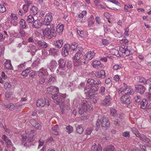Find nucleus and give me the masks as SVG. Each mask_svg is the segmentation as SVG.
Instances as JSON below:
<instances>
[{"mask_svg":"<svg viewBox=\"0 0 151 151\" xmlns=\"http://www.w3.org/2000/svg\"><path fill=\"white\" fill-rule=\"evenodd\" d=\"M54 27V25L53 24H50L40 29V32L42 33L44 37L50 39L52 37L56 36V33Z\"/></svg>","mask_w":151,"mask_h":151,"instance_id":"nucleus-1","label":"nucleus"},{"mask_svg":"<svg viewBox=\"0 0 151 151\" xmlns=\"http://www.w3.org/2000/svg\"><path fill=\"white\" fill-rule=\"evenodd\" d=\"M132 132L135 136L139 138L142 141L145 142L147 146L149 147L151 146V141L147 138L145 135L143 134H140L138 130L135 127L132 128Z\"/></svg>","mask_w":151,"mask_h":151,"instance_id":"nucleus-2","label":"nucleus"},{"mask_svg":"<svg viewBox=\"0 0 151 151\" xmlns=\"http://www.w3.org/2000/svg\"><path fill=\"white\" fill-rule=\"evenodd\" d=\"M77 50L78 52L76 54L73 58V62L74 65L75 66H78L81 64L82 62L81 59L83 56V48L79 47Z\"/></svg>","mask_w":151,"mask_h":151,"instance_id":"nucleus-3","label":"nucleus"},{"mask_svg":"<svg viewBox=\"0 0 151 151\" xmlns=\"http://www.w3.org/2000/svg\"><path fill=\"white\" fill-rule=\"evenodd\" d=\"M35 131L33 130H30L29 131L28 130L26 131V134H29L28 136L22 135V143H23L24 146L27 145V143H29L33 141L34 135L33 134Z\"/></svg>","mask_w":151,"mask_h":151,"instance_id":"nucleus-4","label":"nucleus"},{"mask_svg":"<svg viewBox=\"0 0 151 151\" xmlns=\"http://www.w3.org/2000/svg\"><path fill=\"white\" fill-rule=\"evenodd\" d=\"M100 119H101V120L99 119L97 120L96 123V127L95 129L96 131L99 130L101 124V126L103 127H108L110 123L108 118L104 116H100Z\"/></svg>","mask_w":151,"mask_h":151,"instance_id":"nucleus-5","label":"nucleus"},{"mask_svg":"<svg viewBox=\"0 0 151 151\" xmlns=\"http://www.w3.org/2000/svg\"><path fill=\"white\" fill-rule=\"evenodd\" d=\"M93 107L89 104L86 100H84L81 103V105L79 108L78 112L80 114H82L84 111H90L92 110Z\"/></svg>","mask_w":151,"mask_h":151,"instance_id":"nucleus-6","label":"nucleus"},{"mask_svg":"<svg viewBox=\"0 0 151 151\" xmlns=\"http://www.w3.org/2000/svg\"><path fill=\"white\" fill-rule=\"evenodd\" d=\"M125 88L123 87L121 88L118 91V93L119 94H125L129 96V95H133L134 94V91L131 86H125L126 84L124 83H123Z\"/></svg>","mask_w":151,"mask_h":151,"instance_id":"nucleus-7","label":"nucleus"},{"mask_svg":"<svg viewBox=\"0 0 151 151\" xmlns=\"http://www.w3.org/2000/svg\"><path fill=\"white\" fill-rule=\"evenodd\" d=\"M119 51L126 56H129L132 54V47L130 46H127L124 44L122 45L119 47Z\"/></svg>","mask_w":151,"mask_h":151,"instance_id":"nucleus-8","label":"nucleus"},{"mask_svg":"<svg viewBox=\"0 0 151 151\" xmlns=\"http://www.w3.org/2000/svg\"><path fill=\"white\" fill-rule=\"evenodd\" d=\"M65 97L66 96L65 94L59 93L52 96V99L54 102L56 104H59L60 103H63V100Z\"/></svg>","mask_w":151,"mask_h":151,"instance_id":"nucleus-9","label":"nucleus"},{"mask_svg":"<svg viewBox=\"0 0 151 151\" xmlns=\"http://www.w3.org/2000/svg\"><path fill=\"white\" fill-rule=\"evenodd\" d=\"M97 85L95 86H92L90 87H87L84 90L85 93L87 94L90 95L91 93H93L98 91L99 89L98 86Z\"/></svg>","mask_w":151,"mask_h":151,"instance_id":"nucleus-10","label":"nucleus"},{"mask_svg":"<svg viewBox=\"0 0 151 151\" xmlns=\"http://www.w3.org/2000/svg\"><path fill=\"white\" fill-rule=\"evenodd\" d=\"M50 105V103L48 100L45 99H38L37 102V106L38 107H42L44 106H48Z\"/></svg>","mask_w":151,"mask_h":151,"instance_id":"nucleus-11","label":"nucleus"},{"mask_svg":"<svg viewBox=\"0 0 151 151\" xmlns=\"http://www.w3.org/2000/svg\"><path fill=\"white\" fill-rule=\"evenodd\" d=\"M57 65L56 61L54 59L51 60L47 64V67L49 69L51 72H53Z\"/></svg>","mask_w":151,"mask_h":151,"instance_id":"nucleus-12","label":"nucleus"},{"mask_svg":"<svg viewBox=\"0 0 151 151\" xmlns=\"http://www.w3.org/2000/svg\"><path fill=\"white\" fill-rule=\"evenodd\" d=\"M59 89L58 87L54 86H50L47 88V93L51 94L53 96L58 93Z\"/></svg>","mask_w":151,"mask_h":151,"instance_id":"nucleus-13","label":"nucleus"},{"mask_svg":"<svg viewBox=\"0 0 151 151\" xmlns=\"http://www.w3.org/2000/svg\"><path fill=\"white\" fill-rule=\"evenodd\" d=\"M52 14L51 13H48L45 16V18L44 19L43 23L45 26L49 25L50 23L52 20Z\"/></svg>","mask_w":151,"mask_h":151,"instance_id":"nucleus-14","label":"nucleus"},{"mask_svg":"<svg viewBox=\"0 0 151 151\" xmlns=\"http://www.w3.org/2000/svg\"><path fill=\"white\" fill-rule=\"evenodd\" d=\"M120 100L122 103L127 105L131 103L129 96L126 95L122 96Z\"/></svg>","mask_w":151,"mask_h":151,"instance_id":"nucleus-15","label":"nucleus"},{"mask_svg":"<svg viewBox=\"0 0 151 151\" xmlns=\"http://www.w3.org/2000/svg\"><path fill=\"white\" fill-rule=\"evenodd\" d=\"M93 67L97 69H101L104 67L103 64H102L100 61L95 60L92 63Z\"/></svg>","mask_w":151,"mask_h":151,"instance_id":"nucleus-16","label":"nucleus"},{"mask_svg":"<svg viewBox=\"0 0 151 151\" xmlns=\"http://www.w3.org/2000/svg\"><path fill=\"white\" fill-rule=\"evenodd\" d=\"M135 90L137 92L142 94L145 91L146 88L143 85H135Z\"/></svg>","mask_w":151,"mask_h":151,"instance_id":"nucleus-17","label":"nucleus"},{"mask_svg":"<svg viewBox=\"0 0 151 151\" xmlns=\"http://www.w3.org/2000/svg\"><path fill=\"white\" fill-rule=\"evenodd\" d=\"M95 55V53L93 51H90L87 52L84 56V59L87 61L91 60Z\"/></svg>","mask_w":151,"mask_h":151,"instance_id":"nucleus-18","label":"nucleus"},{"mask_svg":"<svg viewBox=\"0 0 151 151\" xmlns=\"http://www.w3.org/2000/svg\"><path fill=\"white\" fill-rule=\"evenodd\" d=\"M112 99L109 95L106 96L105 99L102 101V104L104 105H109L111 103Z\"/></svg>","mask_w":151,"mask_h":151,"instance_id":"nucleus-19","label":"nucleus"},{"mask_svg":"<svg viewBox=\"0 0 151 151\" xmlns=\"http://www.w3.org/2000/svg\"><path fill=\"white\" fill-rule=\"evenodd\" d=\"M95 75L97 77L102 79L105 78L106 76L105 71L103 70L96 72L95 73Z\"/></svg>","mask_w":151,"mask_h":151,"instance_id":"nucleus-20","label":"nucleus"},{"mask_svg":"<svg viewBox=\"0 0 151 151\" xmlns=\"http://www.w3.org/2000/svg\"><path fill=\"white\" fill-rule=\"evenodd\" d=\"M48 73L47 69L43 68H41L38 71V76L39 77H45L47 75H48Z\"/></svg>","mask_w":151,"mask_h":151,"instance_id":"nucleus-21","label":"nucleus"},{"mask_svg":"<svg viewBox=\"0 0 151 151\" xmlns=\"http://www.w3.org/2000/svg\"><path fill=\"white\" fill-rule=\"evenodd\" d=\"M56 73L58 75L64 76L66 74L67 71L65 68H58L56 70Z\"/></svg>","mask_w":151,"mask_h":151,"instance_id":"nucleus-22","label":"nucleus"},{"mask_svg":"<svg viewBox=\"0 0 151 151\" xmlns=\"http://www.w3.org/2000/svg\"><path fill=\"white\" fill-rule=\"evenodd\" d=\"M29 122L36 129H41V126L35 120L32 119L30 120Z\"/></svg>","mask_w":151,"mask_h":151,"instance_id":"nucleus-23","label":"nucleus"},{"mask_svg":"<svg viewBox=\"0 0 151 151\" xmlns=\"http://www.w3.org/2000/svg\"><path fill=\"white\" fill-rule=\"evenodd\" d=\"M56 76L54 73L50 74L47 81L48 83L52 84L56 81Z\"/></svg>","mask_w":151,"mask_h":151,"instance_id":"nucleus-24","label":"nucleus"},{"mask_svg":"<svg viewBox=\"0 0 151 151\" xmlns=\"http://www.w3.org/2000/svg\"><path fill=\"white\" fill-rule=\"evenodd\" d=\"M51 132L55 135H58L60 134L59 129L57 126H54L52 127Z\"/></svg>","mask_w":151,"mask_h":151,"instance_id":"nucleus-25","label":"nucleus"},{"mask_svg":"<svg viewBox=\"0 0 151 151\" xmlns=\"http://www.w3.org/2000/svg\"><path fill=\"white\" fill-rule=\"evenodd\" d=\"M4 67L5 68L13 70V67L12 65L11 61L10 60H7L5 62L4 65Z\"/></svg>","mask_w":151,"mask_h":151,"instance_id":"nucleus-26","label":"nucleus"},{"mask_svg":"<svg viewBox=\"0 0 151 151\" xmlns=\"http://www.w3.org/2000/svg\"><path fill=\"white\" fill-rule=\"evenodd\" d=\"M87 83L90 85H99L100 84L101 82L99 80H94L93 79L89 78L87 80Z\"/></svg>","mask_w":151,"mask_h":151,"instance_id":"nucleus-27","label":"nucleus"},{"mask_svg":"<svg viewBox=\"0 0 151 151\" xmlns=\"http://www.w3.org/2000/svg\"><path fill=\"white\" fill-rule=\"evenodd\" d=\"M2 139L6 142L7 146L8 147H9L12 145V143L10 140L8 139V138L5 135H3L2 137Z\"/></svg>","mask_w":151,"mask_h":151,"instance_id":"nucleus-28","label":"nucleus"},{"mask_svg":"<svg viewBox=\"0 0 151 151\" xmlns=\"http://www.w3.org/2000/svg\"><path fill=\"white\" fill-rule=\"evenodd\" d=\"M66 61L63 58L60 59L58 61L59 67L58 68H65Z\"/></svg>","mask_w":151,"mask_h":151,"instance_id":"nucleus-29","label":"nucleus"},{"mask_svg":"<svg viewBox=\"0 0 151 151\" xmlns=\"http://www.w3.org/2000/svg\"><path fill=\"white\" fill-rule=\"evenodd\" d=\"M91 151H102L101 145L98 144L97 145L95 144L93 145L91 147Z\"/></svg>","mask_w":151,"mask_h":151,"instance_id":"nucleus-30","label":"nucleus"},{"mask_svg":"<svg viewBox=\"0 0 151 151\" xmlns=\"http://www.w3.org/2000/svg\"><path fill=\"white\" fill-rule=\"evenodd\" d=\"M42 25V23L39 19L35 20L32 24V27L36 28H38Z\"/></svg>","mask_w":151,"mask_h":151,"instance_id":"nucleus-31","label":"nucleus"},{"mask_svg":"<svg viewBox=\"0 0 151 151\" xmlns=\"http://www.w3.org/2000/svg\"><path fill=\"white\" fill-rule=\"evenodd\" d=\"M87 12L86 11H84L81 12L78 15V17L80 19H82L81 21L84 22L86 19Z\"/></svg>","mask_w":151,"mask_h":151,"instance_id":"nucleus-32","label":"nucleus"},{"mask_svg":"<svg viewBox=\"0 0 151 151\" xmlns=\"http://www.w3.org/2000/svg\"><path fill=\"white\" fill-rule=\"evenodd\" d=\"M37 43L39 46L44 48H46L48 46V44H47L43 40L38 41Z\"/></svg>","mask_w":151,"mask_h":151,"instance_id":"nucleus-33","label":"nucleus"},{"mask_svg":"<svg viewBox=\"0 0 151 151\" xmlns=\"http://www.w3.org/2000/svg\"><path fill=\"white\" fill-rule=\"evenodd\" d=\"M49 53L50 55H57L59 54V52L58 50L54 48H51L49 50Z\"/></svg>","mask_w":151,"mask_h":151,"instance_id":"nucleus-34","label":"nucleus"},{"mask_svg":"<svg viewBox=\"0 0 151 151\" xmlns=\"http://www.w3.org/2000/svg\"><path fill=\"white\" fill-rule=\"evenodd\" d=\"M61 112L62 113H63L66 110H67L69 108V104H68L65 105L64 103L60 106Z\"/></svg>","mask_w":151,"mask_h":151,"instance_id":"nucleus-35","label":"nucleus"},{"mask_svg":"<svg viewBox=\"0 0 151 151\" xmlns=\"http://www.w3.org/2000/svg\"><path fill=\"white\" fill-rule=\"evenodd\" d=\"M64 27V26L63 24L58 25L56 27V32L60 34H61L63 31Z\"/></svg>","mask_w":151,"mask_h":151,"instance_id":"nucleus-36","label":"nucleus"},{"mask_svg":"<svg viewBox=\"0 0 151 151\" xmlns=\"http://www.w3.org/2000/svg\"><path fill=\"white\" fill-rule=\"evenodd\" d=\"M94 19L93 16L91 15L88 19V26L91 27L94 23Z\"/></svg>","mask_w":151,"mask_h":151,"instance_id":"nucleus-37","label":"nucleus"},{"mask_svg":"<svg viewBox=\"0 0 151 151\" xmlns=\"http://www.w3.org/2000/svg\"><path fill=\"white\" fill-rule=\"evenodd\" d=\"M148 104V102L146 99H143L140 102L141 108L142 109H145Z\"/></svg>","mask_w":151,"mask_h":151,"instance_id":"nucleus-38","label":"nucleus"},{"mask_svg":"<svg viewBox=\"0 0 151 151\" xmlns=\"http://www.w3.org/2000/svg\"><path fill=\"white\" fill-rule=\"evenodd\" d=\"M104 55L105 56L100 58V60L102 62H106L107 60V58L112 59L113 57L111 55L109 56L108 54L105 53Z\"/></svg>","mask_w":151,"mask_h":151,"instance_id":"nucleus-39","label":"nucleus"},{"mask_svg":"<svg viewBox=\"0 0 151 151\" xmlns=\"http://www.w3.org/2000/svg\"><path fill=\"white\" fill-rule=\"evenodd\" d=\"M31 69L30 67L27 68V69L23 71L21 75L24 76H27L29 73L31 71Z\"/></svg>","mask_w":151,"mask_h":151,"instance_id":"nucleus-40","label":"nucleus"},{"mask_svg":"<svg viewBox=\"0 0 151 151\" xmlns=\"http://www.w3.org/2000/svg\"><path fill=\"white\" fill-rule=\"evenodd\" d=\"M38 9L35 6H33L30 9V13L33 15H35L37 13Z\"/></svg>","mask_w":151,"mask_h":151,"instance_id":"nucleus-41","label":"nucleus"},{"mask_svg":"<svg viewBox=\"0 0 151 151\" xmlns=\"http://www.w3.org/2000/svg\"><path fill=\"white\" fill-rule=\"evenodd\" d=\"M76 130L77 133L79 134H82L83 131V127L81 125H78L76 127Z\"/></svg>","mask_w":151,"mask_h":151,"instance_id":"nucleus-42","label":"nucleus"},{"mask_svg":"<svg viewBox=\"0 0 151 151\" xmlns=\"http://www.w3.org/2000/svg\"><path fill=\"white\" fill-rule=\"evenodd\" d=\"M130 117L131 119H133L134 122L136 121L138 115L137 113L131 112L130 113Z\"/></svg>","mask_w":151,"mask_h":151,"instance_id":"nucleus-43","label":"nucleus"},{"mask_svg":"<svg viewBox=\"0 0 151 151\" xmlns=\"http://www.w3.org/2000/svg\"><path fill=\"white\" fill-rule=\"evenodd\" d=\"M114 147L111 145L107 146L104 149V151H114Z\"/></svg>","mask_w":151,"mask_h":151,"instance_id":"nucleus-44","label":"nucleus"},{"mask_svg":"<svg viewBox=\"0 0 151 151\" xmlns=\"http://www.w3.org/2000/svg\"><path fill=\"white\" fill-rule=\"evenodd\" d=\"M56 46L58 48H60L62 47L63 44V40H60L56 41L55 43Z\"/></svg>","mask_w":151,"mask_h":151,"instance_id":"nucleus-45","label":"nucleus"},{"mask_svg":"<svg viewBox=\"0 0 151 151\" xmlns=\"http://www.w3.org/2000/svg\"><path fill=\"white\" fill-rule=\"evenodd\" d=\"M70 49L71 51H74L76 50L78 51V50L77 49L79 47H78V45L77 44H73L70 45Z\"/></svg>","mask_w":151,"mask_h":151,"instance_id":"nucleus-46","label":"nucleus"},{"mask_svg":"<svg viewBox=\"0 0 151 151\" xmlns=\"http://www.w3.org/2000/svg\"><path fill=\"white\" fill-rule=\"evenodd\" d=\"M34 21V19L32 15H29L27 18V21L29 23H32Z\"/></svg>","mask_w":151,"mask_h":151,"instance_id":"nucleus-47","label":"nucleus"},{"mask_svg":"<svg viewBox=\"0 0 151 151\" xmlns=\"http://www.w3.org/2000/svg\"><path fill=\"white\" fill-rule=\"evenodd\" d=\"M102 44L104 46H107L110 43V41L109 40H107V39L103 38L101 40Z\"/></svg>","mask_w":151,"mask_h":151,"instance_id":"nucleus-48","label":"nucleus"},{"mask_svg":"<svg viewBox=\"0 0 151 151\" xmlns=\"http://www.w3.org/2000/svg\"><path fill=\"white\" fill-rule=\"evenodd\" d=\"M66 132L69 134L72 133L73 132V127L70 125H68L66 127Z\"/></svg>","mask_w":151,"mask_h":151,"instance_id":"nucleus-49","label":"nucleus"},{"mask_svg":"<svg viewBox=\"0 0 151 151\" xmlns=\"http://www.w3.org/2000/svg\"><path fill=\"white\" fill-rule=\"evenodd\" d=\"M40 78L39 79L38 83L39 84H43L45 81L46 78L45 77H39Z\"/></svg>","mask_w":151,"mask_h":151,"instance_id":"nucleus-50","label":"nucleus"},{"mask_svg":"<svg viewBox=\"0 0 151 151\" xmlns=\"http://www.w3.org/2000/svg\"><path fill=\"white\" fill-rule=\"evenodd\" d=\"M4 107L9 109L10 110H13L15 108V106L12 104H9L5 105Z\"/></svg>","mask_w":151,"mask_h":151,"instance_id":"nucleus-51","label":"nucleus"},{"mask_svg":"<svg viewBox=\"0 0 151 151\" xmlns=\"http://www.w3.org/2000/svg\"><path fill=\"white\" fill-rule=\"evenodd\" d=\"M110 52L113 55H116L119 54V51L115 49H112L110 50Z\"/></svg>","mask_w":151,"mask_h":151,"instance_id":"nucleus-52","label":"nucleus"},{"mask_svg":"<svg viewBox=\"0 0 151 151\" xmlns=\"http://www.w3.org/2000/svg\"><path fill=\"white\" fill-rule=\"evenodd\" d=\"M93 129L91 127L87 128L85 131V134L86 135H90Z\"/></svg>","mask_w":151,"mask_h":151,"instance_id":"nucleus-53","label":"nucleus"},{"mask_svg":"<svg viewBox=\"0 0 151 151\" xmlns=\"http://www.w3.org/2000/svg\"><path fill=\"white\" fill-rule=\"evenodd\" d=\"M20 24L22 26V27L25 28L26 27V24L25 21L23 19H21L20 22Z\"/></svg>","mask_w":151,"mask_h":151,"instance_id":"nucleus-54","label":"nucleus"},{"mask_svg":"<svg viewBox=\"0 0 151 151\" xmlns=\"http://www.w3.org/2000/svg\"><path fill=\"white\" fill-rule=\"evenodd\" d=\"M116 113L117 111L115 109L113 108L110 109V115H111L115 116L117 114Z\"/></svg>","mask_w":151,"mask_h":151,"instance_id":"nucleus-55","label":"nucleus"},{"mask_svg":"<svg viewBox=\"0 0 151 151\" xmlns=\"http://www.w3.org/2000/svg\"><path fill=\"white\" fill-rule=\"evenodd\" d=\"M6 11V9L4 5L0 4V12L3 13Z\"/></svg>","mask_w":151,"mask_h":151,"instance_id":"nucleus-56","label":"nucleus"},{"mask_svg":"<svg viewBox=\"0 0 151 151\" xmlns=\"http://www.w3.org/2000/svg\"><path fill=\"white\" fill-rule=\"evenodd\" d=\"M147 80H146L144 77H140L139 79V82L142 83L144 84H147Z\"/></svg>","mask_w":151,"mask_h":151,"instance_id":"nucleus-57","label":"nucleus"},{"mask_svg":"<svg viewBox=\"0 0 151 151\" xmlns=\"http://www.w3.org/2000/svg\"><path fill=\"white\" fill-rule=\"evenodd\" d=\"M141 99H140V96H135L134 98V101L136 103H139L141 100Z\"/></svg>","mask_w":151,"mask_h":151,"instance_id":"nucleus-58","label":"nucleus"},{"mask_svg":"<svg viewBox=\"0 0 151 151\" xmlns=\"http://www.w3.org/2000/svg\"><path fill=\"white\" fill-rule=\"evenodd\" d=\"M144 96L149 100L151 101V93L148 92H146Z\"/></svg>","mask_w":151,"mask_h":151,"instance_id":"nucleus-59","label":"nucleus"},{"mask_svg":"<svg viewBox=\"0 0 151 151\" xmlns=\"http://www.w3.org/2000/svg\"><path fill=\"white\" fill-rule=\"evenodd\" d=\"M128 40L125 39H123L119 41V42L121 44H125V45H127L128 43Z\"/></svg>","mask_w":151,"mask_h":151,"instance_id":"nucleus-60","label":"nucleus"},{"mask_svg":"<svg viewBox=\"0 0 151 151\" xmlns=\"http://www.w3.org/2000/svg\"><path fill=\"white\" fill-rule=\"evenodd\" d=\"M122 67V65L116 64L113 67V69L114 70H117L121 68Z\"/></svg>","mask_w":151,"mask_h":151,"instance_id":"nucleus-61","label":"nucleus"},{"mask_svg":"<svg viewBox=\"0 0 151 151\" xmlns=\"http://www.w3.org/2000/svg\"><path fill=\"white\" fill-rule=\"evenodd\" d=\"M69 51L62 49V54L63 56L65 57L68 55Z\"/></svg>","mask_w":151,"mask_h":151,"instance_id":"nucleus-62","label":"nucleus"},{"mask_svg":"<svg viewBox=\"0 0 151 151\" xmlns=\"http://www.w3.org/2000/svg\"><path fill=\"white\" fill-rule=\"evenodd\" d=\"M77 33L80 36L83 37L84 35V32L82 30H80L78 28L77 29Z\"/></svg>","mask_w":151,"mask_h":151,"instance_id":"nucleus-63","label":"nucleus"},{"mask_svg":"<svg viewBox=\"0 0 151 151\" xmlns=\"http://www.w3.org/2000/svg\"><path fill=\"white\" fill-rule=\"evenodd\" d=\"M70 45L68 44H65L62 49L69 51V49H70Z\"/></svg>","mask_w":151,"mask_h":151,"instance_id":"nucleus-64","label":"nucleus"}]
</instances>
